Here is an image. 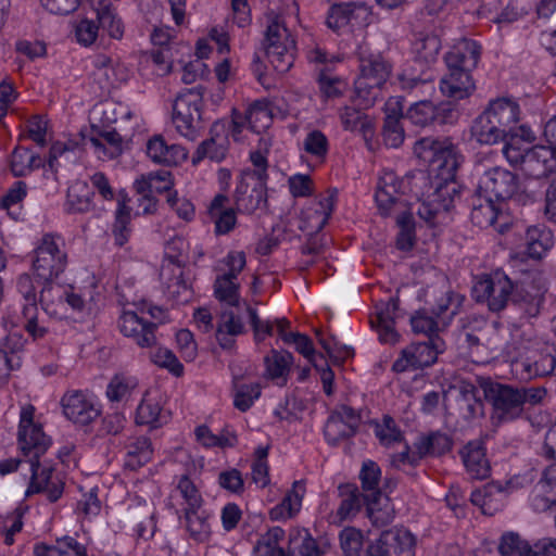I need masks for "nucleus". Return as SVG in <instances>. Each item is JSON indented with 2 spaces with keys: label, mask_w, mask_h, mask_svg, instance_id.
<instances>
[{
  "label": "nucleus",
  "mask_w": 556,
  "mask_h": 556,
  "mask_svg": "<svg viewBox=\"0 0 556 556\" xmlns=\"http://www.w3.org/2000/svg\"><path fill=\"white\" fill-rule=\"evenodd\" d=\"M402 115L394 110L384 118L382 136L384 143L390 148H399L404 141V129L401 125Z\"/></svg>",
  "instance_id": "57"
},
{
  "label": "nucleus",
  "mask_w": 556,
  "mask_h": 556,
  "mask_svg": "<svg viewBox=\"0 0 556 556\" xmlns=\"http://www.w3.org/2000/svg\"><path fill=\"white\" fill-rule=\"evenodd\" d=\"M498 552L502 556H535L530 554L531 546L518 533L507 532L501 538Z\"/></svg>",
  "instance_id": "58"
},
{
  "label": "nucleus",
  "mask_w": 556,
  "mask_h": 556,
  "mask_svg": "<svg viewBox=\"0 0 556 556\" xmlns=\"http://www.w3.org/2000/svg\"><path fill=\"white\" fill-rule=\"evenodd\" d=\"M280 556H321V552L306 529L294 528L289 532L287 548Z\"/></svg>",
  "instance_id": "33"
},
{
  "label": "nucleus",
  "mask_w": 556,
  "mask_h": 556,
  "mask_svg": "<svg viewBox=\"0 0 556 556\" xmlns=\"http://www.w3.org/2000/svg\"><path fill=\"white\" fill-rule=\"evenodd\" d=\"M173 186L172 175L168 170L161 169L157 172L142 175L134 184L137 194H150L170 192Z\"/></svg>",
  "instance_id": "38"
},
{
  "label": "nucleus",
  "mask_w": 556,
  "mask_h": 556,
  "mask_svg": "<svg viewBox=\"0 0 556 556\" xmlns=\"http://www.w3.org/2000/svg\"><path fill=\"white\" fill-rule=\"evenodd\" d=\"M396 225L400 228L396 247L403 251L412 249L415 239V223L412 211L396 215Z\"/></svg>",
  "instance_id": "61"
},
{
  "label": "nucleus",
  "mask_w": 556,
  "mask_h": 556,
  "mask_svg": "<svg viewBox=\"0 0 556 556\" xmlns=\"http://www.w3.org/2000/svg\"><path fill=\"white\" fill-rule=\"evenodd\" d=\"M65 417L76 425L87 426L100 416V406L90 394L73 390L66 392L61 399Z\"/></svg>",
  "instance_id": "19"
},
{
  "label": "nucleus",
  "mask_w": 556,
  "mask_h": 556,
  "mask_svg": "<svg viewBox=\"0 0 556 556\" xmlns=\"http://www.w3.org/2000/svg\"><path fill=\"white\" fill-rule=\"evenodd\" d=\"M168 419L169 415L163 412L160 403L149 394H146L137 407L136 422L151 428H159L166 424Z\"/></svg>",
  "instance_id": "40"
},
{
  "label": "nucleus",
  "mask_w": 556,
  "mask_h": 556,
  "mask_svg": "<svg viewBox=\"0 0 556 556\" xmlns=\"http://www.w3.org/2000/svg\"><path fill=\"white\" fill-rule=\"evenodd\" d=\"M503 153L509 163H519L528 177L541 179L556 172V150L552 146H534L521 152L513 142H507Z\"/></svg>",
  "instance_id": "7"
},
{
  "label": "nucleus",
  "mask_w": 556,
  "mask_h": 556,
  "mask_svg": "<svg viewBox=\"0 0 556 556\" xmlns=\"http://www.w3.org/2000/svg\"><path fill=\"white\" fill-rule=\"evenodd\" d=\"M324 433L328 443L336 445L341 440L354 435L355 431L352 426L341 421V417L331 414L325 425Z\"/></svg>",
  "instance_id": "63"
},
{
  "label": "nucleus",
  "mask_w": 556,
  "mask_h": 556,
  "mask_svg": "<svg viewBox=\"0 0 556 556\" xmlns=\"http://www.w3.org/2000/svg\"><path fill=\"white\" fill-rule=\"evenodd\" d=\"M138 379L134 376L117 374L106 387V397L112 403L127 402L138 388Z\"/></svg>",
  "instance_id": "47"
},
{
  "label": "nucleus",
  "mask_w": 556,
  "mask_h": 556,
  "mask_svg": "<svg viewBox=\"0 0 556 556\" xmlns=\"http://www.w3.org/2000/svg\"><path fill=\"white\" fill-rule=\"evenodd\" d=\"M359 480L364 501L378 496V494H383L379 486L381 469L377 463L372 460L364 462L359 472Z\"/></svg>",
  "instance_id": "50"
},
{
  "label": "nucleus",
  "mask_w": 556,
  "mask_h": 556,
  "mask_svg": "<svg viewBox=\"0 0 556 556\" xmlns=\"http://www.w3.org/2000/svg\"><path fill=\"white\" fill-rule=\"evenodd\" d=\"M457 116L453 101H443L435 104L429 100L416 101L404 115L412 124L419 127L453 124Z\"/></svg>",
  "instance_id": "16"
},
{
  "label": "nucleus",
  "mask_w": 556,
  "mask_h": 556,
  "mask_svg": "<svg viewBox=\"0 0 556 556\" xmlns=\"http://www.w3.org/2000/svg\"><path fill=\"white\" fill-rule=\"evenodd\" d=\"M93 191L85 181H76L67 190L66 211L72 214L89 212L93 207Z\"/></svg>",
  "instance_id": "43"
},
{
  "label": "nucleus",
  "mask_w": 556,
  "mask_h": 556,
  "mask_svg": "<svg viewBox=\"0 0 556 556\" xmlns=\"http://www.w3.org/2000/svg\"><path fill=\"white\" fill-rule=\"evenodd\" d=\"M245 266V254L241 251L229 252L218 264L214 283L215 296L230 306L239 303L238 275Z\"/></svg>",
  "instance_id": "12"
},
{
  "label": "nucleus",
  "mask_w": 556,
  "mask_h": 556,
  "mask_svg": "<svg viewBox=\"0 0 556 556\" xmlns=\"http://www.w3.org/2000/svg\"><path fill=\"white\" fill-rule=\"evenodd\" d=\"M405 181L393 172H386L379 179L375 199L380 215L387 217L410 212V207L404 197Z\"/></svg>",
  "instance_id": "13"
},
{
  "label": "nucleus",
  "mask_w": 556,
  "mask_h": 556,
  "mask_svg": "<svg viewBox=\"0 0 556 556\" xmlns=\"http://www.w3.org/2000/svg\"><path fill=\"white\" fill-rule=\"evenodd\" d=\"M153 454L151 441L147 437H138L129 441L126 445L125 465L135 470L147 464Z\"/></svg>",
  "instance_id": "48"
},
{
  "label": "nucleus",
  "mask_w": 556,
  "mask_h": 556,
  "mask_svg": "<svg viewBox=\"0 0 556 556\" xmlns=\"http://www.w3.org/2000/svg\"><path fill=\"white\" fill-rule=\"evenodd\" d=\"M243 325L232 311L225 309L220 313L215 337L219 346L224 350H230L235 344V337L242 332Z\"/></svg>",
  "instance_id": "34"
},
{
  "label": "nucleus",
  "mask_w": 556,
  "mask_h": 556,
  "mask_svg": "<svg viewBox=\"0 0 556 556\" xmlns=\"http://www.w3.org/2000/svg\"><path fill=\"white\" fill-rule=\"evenodd\" d=\"M520 188L518 176L502 167H493L486 170L479 179L478 192L500 201L517 200L522 201L525 195L519 193Z\"/></svg>",
  "instance_id": "15"
},
{
  "label": "nucleus",
  "mask_w": 556,
  "mask_h": 556,
  "mask_svg": "<svg viewBox=\"0 0 556 556\" xmlns=\"http://www.w3.org/2000/svg\"><path fill=\"white\" fill-rule=\"evenodd\" d=\"M527 252L532 258H541L554 245V235L545 225L530 226L525 236Z\"/></svg>",
  "instance_id": "36"
},
{
  "label": "nucleus",
  "mask_w": 556,
  "mask_h": 556,
  "mask_svg": "<svg viewBox=\"0 0 556 556\" xmlns=\"http://www.w3.org/2000/svg\"><path fill=\"white\" fill-rule=\"evenodd\" d=\"M479 386L492 406L491 419L495 426L519 418L527 403L535 405L545 395V390L541 388H519L490 378H480Z\"/></svg>",
  "instance_id": "2"
},
{
  "label": "nucleus",
  "mask_w": 556,
  "mask_h": 556,
  "mask_svg": "<svg viewBox=\"0 0 556 556\" xmlns=\"http://www.w3.org/2000/svg\"><path fill=\"white\" fill-rule=\"evenodd\" d=\"M24 343L25 339L17 332L10 333L3 339L0 346V363H3L9 371L21 367L22 359L20 353L24 348Z\"/></svg>",
  "instance_id": "49"
},
{
  "label": "nucleus",
  "mask_w": 556,
  "mask_h": 556,
  "mask_svg": "<svg viewBox=\"0 0 556 556\" xmlns=\"http://www.w3.org/2000/svg\"><path fill=\"white\" fill-rule=\"evenodd\" d=\"M34 414L35 407L30 404L24 405L20 413L17 443L23 457L27 460L43 458L52 443L41 425L34 421Z\"/></svg>",
  "instance_id": "9"
},
{
  "label": "nucleus",
  "mask_w": 556,
  "mask_h": 556,
  "mask_svg": "<svg viewBox=\"0 0 556 556\" xmlns=\"http://www.w3.org/2000/svg\"><path fill=\"white\" fill-rule=\"evenodd\" d=\"M471 222L480 228L493 226L497 218V210L491 197L478 192L471 197Z\"/></svg>",
  "instance_id": "35"
},
{
  "label": "nucleus",
  "mask_w": 556,
  "mask_h": 556,
  "mask_svg": "<svg viewBox=\"0 0 556 556\" xmlns=\"http://www.w3.org/2000/svg\"><path fill=\"white\" fill-rule=\"evenodd\" d=\"M278 15L269 17L264 40L262 42V52L268 63L275 68V61L278 60Z\"/></svg>",
  "instance_id": "62"
},
{
  "label": "nucleus",
  "mask_w": 556,
  "mask_h": 556,
  "mask_svg": "<svg viewBox=\"0 0 556 556\" xmlns=\"http://www.w3.org/2000/svg\"><path fill=\"white\" fill-rule=\"evenodd\" d=\"M459 453L463 463L472 479L482 480L490 476L491 467L485 457L483 441H470Z\"/></svg>",
  "instance_id": "30"
},
{
  "label": "nucleus",
  "mask_w": 556,
  "mask_h": 556,
  "mask_svg": "<svg viewBox=\"0 0 556 556\" xmlns=\"http://www.w3.org/2000/svg\"><path fill=\"white\" fill-rule=\"evenodd\" d=\"M354 87L355 101L357 102V105L363 109L372 106L377 99L381 96L382 86L367 81L365 78L357 77L354 83Z\"/></svg>",
  "instance_id": "60"
},
{
  "label": "nucleus",
  "mask_w": 556,
  "mask_h": 556,
  "mask_svg": "<svg viewBox=\"0 0 556 556\" xmlns=\"http://www.w3.org/2000/svg\"><path fill=\"white\" fill-rule=\"evenodd\" d=\"M414 154L438 172V181L433 191L427 197L443 213L448 212L454 206L455 200L459 198L455 176L463 157L458 154L456 147L448 137H425L415 142Z\"/></svg>",
  "instance_id": "1"
},
{
  "label": "nucleus",
  "mask_w": 556,
  "mask_h": 556,
  "mask_svg": "<svg viewBox=\"0 0 556 556\" xmlns=\"http://www.w3.org/2000/svg\"><path fill=\"white\" fill-rule=\"evenodd\" d=\"M41 166L38 154L27 148L17 147L11 155V170L15 177H23Z\"/></svg>",
  "instance_id": "53"
},
{
  "label": "nucleus",
  "mask_w": 556,
  "mask_h": 556,
  "mask_svg": "<svg viewBox=\"0 0 556 556\" xmlns=\"http://www.w3.org/2000/svg\"><path fill=\"white\" fill-rule=\"evenodd\" d=\"M84 546L76 539L65 535L55 540L54 544L37 543L35 556H84Z\"/></svg>",
  "instance_id": "39"
},
{
  "label": "nucleus",
  "mask_w": 556,
  "mask_h": 556,
  "mask_svg": "<svg viewBox=\"0 0 556 556\" xmlns=\"http://www.w3.org/2000/svg\"><path fill=\"white\" fill-rule=\"evenodd\" d=\"M60 278L34 280L39 303L43 312L52 318L64 319L71 312H81L85 301L73 289L62 285Z\"/></svg>",
  "instance_id": "6"
},
{
  "label": "nucleus",
  "mask_w": 556,
  "mask_h": 556,
  "mask_svg": "<svg viewBox=\"0 0 556 556\" xmlns=\"http://www.w3.org/2000/svg\"><path fill=\"white\" fill-rule=\"evenodd\" d=\"M248 128L255 134H262L270 127L274 121L273 110L267 99L256 100L245 111Z\"/></svg>",
  "instance_id": "45"
},
{
  "label": "nucleus",
  "mask_w": 556,
  "mask_h": 556,
  "mask_svg": "<svg viewBox=\"0 0 556 556\" xmlns=\"http://www.w3.org/2000/svg\"><path fill=\"white\" fill-rule=\"evenodd\" d=\"M121 332L130 338L140 348H152L156 344V323L147 320L132 311H124L119 317Z\"/></svg>",
  "instance_id": "21"
},
{
  "label": "nucleus",
  "mask_w": 556,
  "mask_h": 556,
  "mask_svg": "<svg viewBox=\"0 0 556 556\" xmlns=\"http://www.w3.org/2000/svg\"><path fill=\"white\" fill-rule=\"evenodd\" d=\"M453 445L452 439L442 432H431L428 435L420 437L415 443L418 458L427 455L441 456L451 451Z\"/></svg>",
  "instance_id": "44"
},
{
  "label": "nucleus",
  "mask_w": 556,
  "mask_h": 556,
  "mask_svg": "<svg viewBox=\"0 0 556 556\" xmlns=\"http://www.w3.org/2000/svg\"><path fill=\"white\" fill-rule=\"evenodd\" d=\"M364 502L367 515L375 527H384L393 521L395 509L388 495L378 494V496Z\"/></svg>",
  "instance_id": "42"
},
{
  "label": "nucleus",
  "mask_w": 556,
  "mask_h": 556,
  "mask_svg": "<svg viewBox=\"0 0 556 556\" xmlns=\"http://www.w3.org/2000/svg\"><path fill=\"white\" fill-rule=\"evenodd\" d=\"M488 116L479 115L472 127L471 134L476 138V140L482 144H495L500 141H505V144L508 142L507 137L503 135L496 126L490 123Z\"/></svg>",
  "instance_id": "56"
},
{
  "label": "nucleus",
  "mask_w": 556,
  "mask_h": 556,
  "mask_svg": "<svg viewBox=\"0 0 556 556\" xmlns=\"http://www.w3.org/2000/svg\"><path fill=\"white\" fill-rule=\"evenodd\" d=\"M85 146H89L100 160H113L123 153V138L115 129L92 127L85 138Z\"/></svg>",
  "instance_id": "25"
},
{
  "label": "nucleus",
  "mask_w": 556,
  "mask_h": 556,
  "mask_svg": "<svg viewBox=\"0 0 556 556\" xmlns=\"http://www.w3.org/2000/svg\"><path fill=\"white\" fill-rule=\"evenodd\" d=\"M178 518L179 520L184 519L186 530L194 540L203 542L210 536V514L202 507L182 511L178 515Z\"/></svg>",
  "instance_id": "41"
},
{
  "label": "nucleus",
  "mask_w": 556,
  "mask_h": 556,
  "mask_svg": "<svg viewBox=\"0 0 556 556\" xmlns=\"http://www.w3.org/2000/svg\"><path fill=\"white\" fill-rule=\"evenodd\" d=\"M146 152L152 162L166 166L178 165L188 155L184 147L176 143L168 144L160 135L153 136L148 140Z\"/></svg>",
  "instance_id": "28"
},
{
  "label": "nucleus",
  "mask_w": 556,
  "mask_h": 556,
  "mask_svg": "<svg viewBox=\"0 0 556 556\" xmlns=\"http://www.w3.org/2000/svg\"><path fill=\"white\" fill-rule=\"evenodd\" d=\"M127 195L121 191L117 194V208L113 225V236L116 245L123 247L130 237V207L127 205Z\"/></svg>",
  "instance_id": "46"
},
{
  "label": "nucleus",
  "mask_w": 556,
  "mask_h": 556,
  "mask_svg": "<svg viewBox=\"0 0 556 556\" xmlns=\"http://www.w3.org/2000/svg\"><path fill=\"white\" fill-rule=\"evenodd\" d=\"M545 288L534 280L523 279L515 283L511 303L528 318L539 315Z\"/></svg>",
  "instance_id": "23"
},
{
  "label": "nucleus",
  "mask_w": 556,
  "mask_h": 556,
  "mask_svg": "<svg viewBox=\"0 0 556 556\" xmlns=\"http://www.w3.org/2000/svg\"><path fill=\"white\" fill-rule=\"evenodd\" d=\"M305 492L306 489L303 480L292 483L291 489L286 492L280 501V519H292L300 513Z\"/></svg>",
  "instance_id": "52"
},
{
  "label": "nucleus",
  "mask_w": 556,
  "mask_h": 556,
  "mask_svg": "<svg viewBox=\"0 0 556 556\" xmlns=\"http://www.w3.org/2000/svg\"><path fill=\"white\" fill-rule=\"evenodd\" d=\"M227 197L217 194L208 206V214L215 224L217 235H226L233 229L237 218L231 207H226Z\"/></svg>",
  "instance_id": "37"
},
{
  "label": "nucleus",
  "mask_w": 556,
  "mask_h": 556,
  "mask_svg": "<svg viewBox=\"0 0 556 556\" xmlns=\"http://www.w3.org/2000/svg\"><path fill=\"white\" fill-rule=\"evenodd\" d=\"M515 283L505 273L495 271L490 277L480 280L476 287L479 298L488 301L489 308L493 312H500L511 302Z\"/></svg>",
  "instance_id": "18"
},
{
  "label": "nucleus",
  "mask_w": 556,
  "mask_h": 556,
  "mask_svg": "<svg viewBox=\"0 0 556 556\" xmlns=\"http://www.w3.org/2000/svg\"><path fill=\"white\" fill-rule=\"evenodd\" d=\"M519 350L520 359L516 362V367L523 379L547 376L555 369L556 358L552 355L551 348L542 340L529 337L522 340Z\"/></svg>",
  "instance_id": "8"
},
{
  "label": "nucleus",
  "mask_w": 556,
  "mask_h": 556,
  "mask_svg": "<svg viewBox=\"0 0 556 556\" xmlns=\"http://www.w3.org/2000/svg\"><path fill=\"white\" fill-rule=\"evenodd\" d=\"M290 328V321L286 317H280V340L294 349L304 357L312 358L315 353L312 340L306 336L296 331H287Z\"/></svg>",
  "instance_id": "54"
},
{
  "label": "nucleus",
  "mask_w": 556,
  "mask_h": 556,
  "mask_svg": "<svg viewBox=\"0 0 556 556\" xmlns=\"http://www.w3.org/2000/svg\"><path fill=\"white\" fill-rule=\"evenodd\" d=\"M336 195V190H328L327 197L318 201V207H309L302 213L298 228L307 232V235H317L325 227L331 215Z\"/></svg>",
  "instance_id": "27"
},
{
  "label": "nucleus",
  "mask_w": 556,
  "mask_h": 556,
  "mask_svg": "<svg viewBox=\"0 0 556 556\" xmlns=\"http://www.w3.org/2000/svg\"><path fill=\"white\" fill-rule=\"evenodd\" d=\"M203 88L200 86L179 93L173 105V123L177 131L189 140L197 138V122L201 119Z\"/></svg>",
  "instance_id": "11"
},
{
  "label": "nucleus",
  "mask_w": 556,
  "mask_h": 556,
  "mask_svg": "<svg viewBox=\"0 0 556 556\" xmlns=\"http://www.w3.org/2000/svg\"><path fill=\"white\" fill-rule=\"evenodd\" d=\"M92 13L98 22L99 29L113 39H122L124 36V23L116 13L111 0H90Z\"/></svg>",
  "instance_id": "29"
},
{
  "label": "nucleus",
  "mask_w": 556,
  "mask_h": 556,
  "mask_svg": "<svg viewBox=\"0 0 556 556\" xmlns=\"http://www.w3.org/2000/svg\"><path fill=\"white\" fill-rule=\"evenodd\" d=\"M391 73V65L381 56H371L363 60L361 64V75L358 78H365L367 81L383 86Z\"/></svg>",
  "instance_id": "51"
},
{
  "label": "nucleus",
  "mask_w": 556,
  "mask_h": 556,
  "mask_svg": "<svg viewBox=\"0 0 556 556\" xmlns=\"http://www.w3.org/2000/svg\"><path fill=\"white\" fill-rule=\"evenodd\" d=\"M250 160L254 169H244L238 179L235 190L237 211L252 214L267 205V160L262 151H253Z\"/></svg>",
  "instance_id": "4"
},
{
  "label": "nucleus",
  "mask_w": 556,
  "mask_h": 556,
  "mask_svg": "<svg viewBox=\"0 0 556 556\" xmlns=\"http://www.w3.org/2000/svg\"><path fill=\"white\" fill-rule=\"evenodd\" d=\"M342 490L345 492V497L338 508V515L341 519H348L356 514L365 505V502L363 493L355 485H345Z\"/></svg>",
  "instance_id": "64"
},
{
  "label": "nucleus",
  "mask_w": 556,
  "mask_h": 556,
  "mask_svg": "<svg viewBox=\"0 0 556 556\" xmlns=\"http://www.w3.org/2000/svg\"><path fill=\"white\" fill-rule=\"evenodd\" d=\"M480 53V46L469 39H463L446 53L447 73L440 83L444 96L457 101L471 94L475 84L469 72L477 66Z\"/></svg>",
  "instance_id": "3"
},
{
  "label": "nucleus",
  "mask_w": 556,
  "mask_h": 556,
  "mask_svg": "<svg viewBox=\"0 0 556 556\" xmlns=\"http://www.w3.org/2000/svg\"><path fill=\"white\" fill-rule=\"evenodd\" d=\"M16 289L21 296L26 301L22 309V315L26 320L24 325L25 330L34 339L42 338L47 333V329L38 324L35 282L29 275L23 274L16 280Z\"/></svg>",
  "instance_id": "22"
},
{
  "label": "nucleus",
  "mask_w": 556,
  "mask_h": 556,
  "mask_svg": "<svg viewBox=\"0 0 556 556\" xmlns=\"http://www.w3.org/2000/svg\"><path fill=\"white\" fill-rule=\"evenodd\" d=\"M415 538L404 528H392L383 531L379 539L371 543L366 556H414Z\"/></svg>",
  "instance_id": "17"
},
{
  "label": "nucleus",
  "mask_w": 556,
  "mask_h": 556,
  "mask_svg": "<svg viewBox=\"0 0 556 556\" xmlns=\"http://www.w3.org/2000/svg\"><path fill=\"white\" fill-rule=\"evenodd\" d=\"M440 47V39L434 35L417 39L414 45L416 61L425 64L433 63L437 60Z\"/></svg>",
  "instance_id": "59"
},
{
  "label": "nucleus",
  "mask_w": 556,
  "mask_h": 556,
  "mask_svg": "<svg viewBox=\"0 0 556 556\" xmlns=\"http://www.w3.org/2000/svg\"><path fill=\"white\" fill-rule=\"evenodd\" d=\"M28 485L25 490V497L45 493L47 500L54 503L60 500L64 492V483L53 476L54 464L47 458L27 460L26 464Z\"/></svg>",
  "instance_id": "10"
},
{
  "label": "nucleus",
  "mask_w": 556,
  "mask_h": 556,
  "mask_svg": "<svg viewBox=\"0 0 556 556\" xmlns=\"http://www.w3.org/2000/svg\"><path fill=\"white\" fill-rule=\"evenodd\" d=\"M500 122L504 123L508 128L514 130L515 125L519 121V105L507 98H500L490 102L486 108Z\"/></svg>",
  "instance_id": "55"
},
{
  "label": "nucleus",
  "mask_w": 556,
  "mask_h": 556,
  "mask_svg": "<svg viewBox=\"0 0 556 556\" xmlns=\"http://www.w3.org/2000/svg\"><path fill=\"white\" fill-rule=\"evenodd\" d=\"M370 17L369 8L362 2H342L330 7L326 18V25L333 31L351 25L361 27L368 24Z\"/></svg>",
  "instance_id": "20"
},
{
  "label": "nucleus",
  "mask_w": 556,
  "mask_h": 556,
  "mask_svg": "<svg viewBox=\"0 0 556 556\" xmlns=\"http://www.w3.org/2000/svg\"><path fill=\"white\" fill-rule=\"evenodd\" d=\"M160 277L167 298L177 303H185L191 299L192 293L184 279V271L179 264L172 260L167 264H163Z\"/></svg>",
  "instance_id": "26"
},
{
  "label": "nucleus",
  "mask_w": 556,
  "mask_h": 556,
  "mask_svg": "<svg viewBox=\"0 0 556 556\" xmlns=\"http://www.w3.org/2000/svg\"><path fill=\"white\" fill-rule=\"evenodd\" d=\"M210 135V139L199 144L192 155V163L194 165L205 157L215 162H220L225 159L229 143L226 122H215L211 127Z\"/></svg>",
  "instance_id": "24"
},
{
  "label": "nucleus",
  "mask_w": 556,
  "mask_h": 556,
  "mask_svg": "<svg viewBox=\"0 0 556 556\" xmlns=\"http://www.w3.org/2000/svg\"><path fill=\"white\" fill-rule=\"evenodd\" d=\"M68 264L65 240L58 233H45L38 241L31 258L34 280L60 278Z\"/></svg>",
  "instance_id": "5"
},
{
  "label": "nucleus",
  "mask_w": 556,
  "mask_h": 556,
  "mask_svg": "<svg viewBox=\"0 0 556 556\" xmlns=\"http://www.w3.org/2000/svg\"><path fill=\"white\" fill-rule=\"evenodd\" d=\"M445 350V343L439 336L427 337L426 341L412 343L402 350L401 356L393 363L392 369L403 372L409 368L418 369L433 365L438 355Z\"/></svg>",
  "instance_id": "14"
},
{
  "label": "nucleus",
  "mask_w": 556,
  "mask_h": 556,
  "mask_svg": "<svg viewBox=\"0 0 556 556\" xmlns=\"http://www.w3.org/2000/svg\"><path fill=\"white\" fill-rule=\"evenodd\" d=\"M399 308V299L391 298L382 307L377 308L376 317L371 318V325L377 328L379 338L384 343H395L397 333L394 330V319Z\"/></svg>",
  "instance_id": "32"
},
{
  "label": "nucleus",
  "mask_w": 556,
  "mask_h": 556,
  "mask_svg": "<svg viewBox=\"0 0 556 556\" xmlns=\"http://www.w3.org/2000/svg\"><path fill=\"white\" fill-rule=\"evenodd\" d=\"M172 505L176 507V514L187 511L192 508H200L203 504V498L193 483V481L186 475L178 479L175 489L170 494Z\"/></svg>",
  "instance_id": "31"
}]
</instances>
